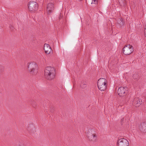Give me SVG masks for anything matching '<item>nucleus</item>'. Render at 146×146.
<instances>
[{"mask_svg":"<svg viewBox=\"0 0 146 146\" xmlns=\"http://www.w3.org/2000/svg\"><path fill=\"white\" fill-rule=\"evenodd\" d=\"M144 35L146 37V30H144Z\"/></svg>","mask_w":146,"mask_h":146,"instance_id":"obj_17","label":"nucleus"},{"mask_svg":"<svg viewBox=\"0 0 146 146\" xmlns=\"http://www.w3.org/2000/svg\"><path fill=\"white\" fill-rule=\"evenodd\" d=\"M86 136L88 140L92 142H95L97 140V134L92 129L88 130L86 133Z\"/></svg>","mask_w":146,"mask_h":146,"instance_id":"obj_3","label":"nucleus"},{"mask_svg":"<svg viewBox=\"0 0 146 146\" xmlns=\"http://www.w3.org/2000/svg\"><path fill=\"white\" fill-rule=\"evenodd\" d=\"M98 86L99 90L105 91L106 89L107 84V81L104 78H100L98 81Z\"/></svg>","mask_w":146,"mask_h":146,"instance_id":"obj_4","label":"nucleus"},{"mask_svg":"<svg viewBox=\"0 0 146 146\" xmlns=\"http://www.w3.org/2000/svg\"><path fill=\"white\" fill-rule=\"evenodd\" d=\"M44 50L47 54H48L52 52V49L49 44H45L44 45Z\"/></svg>","mask_w":146,"mask_h":146,"instance_id":"obj_10","label":"nucleus"},{"mask_svg":"<svg viewBox=\"0 0 146 146\" xmlns=\"http://www.w3.org/2000/svg\"><path fill=\"white\" fill-rule=\"evenodd\" d=\"M142 102L141 99H139L138 98H135L134 99L133 104L135 105L136 107H138L142 104Z\"/></svg>","mask_w":146,"mask_h":146,"instance_id":"obj_11","label":"nucleus"},{"mask_svg":"<svg viewBox=\"0 0 146 146\" xmlns=\"http://www.w3.org/2000/svg\"><path fill=\"white\" fill-rule=\"evenodd\" d=\"M123 53L126 55L130 54L133 50V46L130 45L125 46L123 49Z\"/></svg>","mask_w":146,"mask_h":146,"instance_id":"obj_6","label":"nucleus"},{"mask_svg":"<svg viewBox=\"0 0 146 146\" xmlns=\"http://www.w3.org/2000/svg\"><path fill=\"white\" fill-rule=\"evenodd\" d=\"M80 86L82 88H85L86 86V83H82L81 84Z\"/></svg>","mask_w":146,"mask_h":146,"instance_id":"obj_13","label":"nucleus"},{"mask_svg":"<svg viewBox=\"0 0 146 146\" xmlns=\"http://www.w3.org/2000/svg\"><path fill=\"white\" fill-rule=\"evenodd\" d=\"M144 30H146V24L145 26Z\"/></svg>","mask_w":146,"mask_h":146,"instance_id":"obj_18","label":"nucleus"},{"mask_svg":"<svg viewBox=\"0 0 146 146\" xmlns=\"http://www.w3.org/2000/svg\"><path fill=\"white\" fill-rule=\"evenodd\" d=\"M20 146H25L24 145H21Z\"/></svg>","mask_w":146,"mask_h":146,"instance_id":"obj_19","label":"nucleus"},{"mask_svg":"<svg viewBox=\"0 0 146 146\" xmlns=\"http://www.w3.org/2000/svg\"><path fill=\"white\" fill-rule=\"evenodd\" d=\"M118 146H129L128 141L125 138H122L119 139L117 141Z\"/></svg>","mask_w":146,"mask_h":146,"instance_id":"obj_8","label":"nucleus"},{"mask_svg":"<svg viewBox=\"0 0 146 146\" xmlns=\"http://www.w3.org/2000/svg\"><path fill=\"white\" fill-rule=\"evenodd\" d=\"M120 21L119 22V24L120 25H123V20L121 18L120 19Z\"/></svg>","mask_w":146,"mask_h":146,"instance_id":"obj_15","label":"nucleus"},{"mask_svg":"<svg viewBox=\"0 0 146 146\" xmlns=\"http://www.w3.org/2000/svg\"><path fill=\"white\" fill-rule=\"evenodd\" d=\"M142 125L143 126V128L144 131L146 132V123H143L142 124Z\"/></svg>","mask_w":146,"mask_h":146,"instance_id":"obj_12","label":"nucleus"},{"mask_svg":"<svg viewBox=\"0 0 146 146\" xmlns=\"http://www.w3.org/2000/svg\"><path fill=\"white\" fill-rule=\"evenodd\" d=\"M30 127H31V129H30V127H29L28 129V131H29L31 132V129H33L34 128V126L33 125H30Z\"/></svg>","mask_w":146,"mask_h":146,"instance_id":"obj_14","label":"nucleus"},{"mask_svg":"<svg viewBox=\"0 0 146 146\" xmlns=\"http://www.w3.org/2000/svg\"><path fill=\"white\" fill-rule=\"evenodd\" d=\"M127 90L128 88L126 87H120L118 90L117 93L120 96H125L127 93Z\"/></svg>","mask_w":146,"mask_h":146,"instance_id":"obj_7","label":"nucleus"},{"mask_svg":"<svg viewBox=\"0 0 146 146\" xmlns=\"http://www.w3.org/2000/svg\"><path fill=\"white\" fill-rule=\"evenodd\" d=\"M29 10L32 12L36 11L38 8V5L37 3L34 1H31L28 4Z\"/></svg>","mask_w":146,"mask_h":146,"instance_id":"obj_5","label":"nucleus"},{"mask_svg":"<svg viewBox=\"0 0 146 146\" xmlns=\"http://www.w3.org/2000/svg\"><path fill=\"white\" fill-rule=\"evenodd\" d=\"M55 72L54 68L51 66L46 67L44 70L45 77L47 79L51 80L55 77Z\"/></svg>","mask_w":146,"mask_h":146,"instance_id":"obj_1","label":"nucleus"},{"mask_svg":"<svg viewBox=\"0 0 146 146\" xmlns=\"http://www.w3.org/2000/svg\"><path fill=\"white\" fill-rule=\"evenodd\" d=\"M96 1V0H92V3H95Z\"/></svg>","mask_w":146,"mask_h":146,"instance_id":"obj_16","label":"nucleus"},{"mask_svg":"<svg viewBox=\"0 0 146 146\" xmlns=\"http://www.w3.org/2000/svg\"><path fill=\"white\" fill-rule=\"evenodd\" d=\"M54 5L52 3H48L47 7V13L49 14L52 13L54 10Z\"/></svg>","mask_w":146,"mask_h":146,"instance_id":"obj_9","label":"nucleus"},{"mask_svg":"<svg viewBox=\"0 0 146 146\" xmlns=\"http://www.w3.org/2000/svg\"><path fill=\"white\" fill-rule=\"evenodd\" d=\"M27 67L29 71L31 74L35 75L38 72V66L35 62H30L27 63Z\"/></svg>","mask_w":146,"mask_h":146,"instance_id":"obj_2","label":"nucleus"}]
</instances>
